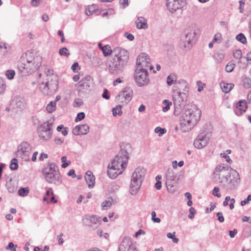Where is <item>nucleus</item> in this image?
<instances>
[{
  "label": "nucleus",
  "instance_id": "nucleus-1",
  "mask_svg": "<svg viewBox=\"0 0 251 251\" xmlns=\"http://www.w3.org/2000/svg\"><path fill=\"white\" fill-rule=\"evenodd\" d=\"M213 178L224 188L229 190L236 187L240 182L238 173L225 164H221L216 167L213 172Z\"/></svg>",
  "mask_w": 251,
  "mask_h": 251
},
{
  "label": "nucleus",
  "instance_id": "nucleus-2",
  "mask_svg": "<svg viewBox=\"0 0 251 251\" xmlns=\"http://www.w3.org/2000/svg\"><path fill=\"white\" fill-rule=\"evenodd\" d=\"M128 59V53L126 50L119 47L114 48L113 56L107 63L109 72L113 75L121 74L123 71Z\"/></svg>",
  "mask_w": 251,
  "mask_h": 251
},
{
  "label": "nucleus",
  "instance_id": "nucleus-3",
  "mask_svg": "<svg viewBox=\"0 0 251 251\" xmlns=\"http://www.w3.org/2000/svg\"><path fill=\"white\" fill-rule=\"evenodd\" d=\"M41 56L32 52H27L21 58V64L19 70L24 74H31L35 72L41 65Z\"/></svg>",
  "mask_w": 251,
  "mask_h": 251
},
{
  "label": "nucleus",
  "instance_id": "nucleus-4",
  "mask_svg": "<svg viewBox=\"0 0 251 251\" xmlns=\"http://www.w3.org/2000/svg\"><path fill=\"white\" fill-rule=\"evenodd\" d=\"M201 116V111L199 109L186 110L180 117V128L182 132H186L191 130L197 124Z\"/></svg>",
  "mask_w": 251,
  "mask_h": 251
},
{
  "label": "nucleus",
  "instance_id": "nucleus-5",
  "mask_svg": "<svg viewBox=\"0 0 251 251\" xmlns=\"http://www.w3.org/2000/svg\"><path fill=\"white\" fill-rule=\"evenodd\" d=\"M57 76L53 74L52 71L49 70L46 75V80L39 82V88L44 95H51L58 89Z\"/></svg>",
  "mask_w": 251,
  "mask_h": 251
},
{
  "label": "nucleus",
  "instance_id": "nucleus-6",
  "mask_svg": "<svg viewBox=\"0 0 251 251\" xmlns=\"http://www.w3.org/2000/svg\"><path fill=\"white\" fill-rule=\"evenodd\" d=\"M145 175L144 168L139 167L135 169L132 174L130 185V192L132 195L137 194L142 184Z\"/></svg>",
  "mask_w": 251,
  "mask_h": 251
},
{
  "label": "nucleus",
  "instance_id": "nucleus-7",
  "mask_svg": "<svg viewBox=\"0 0 251 251\" xmlns=\"http://www.w3.org/2000/svg\"><path fill=\"white\" fill-rule=\"evenodd\" d=\"M197 34V29L196 28L190 27L187 29L179 43L180 48L185 50H190Z\"/></svg>",
  "mask_w": 251,
  "mask_h": 251
},
{
  "label": "nucleus",
  "instance_id": "nucleus-8",
  "mask_svg": "<svg viewBox=\"0 0 251 251\" xmlns=\"http://www.w3.org/2000/svg\"><path fill=\"white\" fill-rule=\"evenodd\" d=\"M128 160V154L124 149L121 150L120 151L111 161L110 166L115 167L122 172L126 167Z\"/></svg>",
  "mask_w": 251,
  "mask_h": 251
},
{
  "label": "nucleus",
  "instance_id": "nucleus-9",
  "mask_svg": "<svg viewBox=\"0 0 251 251\" xmlns=\"http://www.w3.org/2000/svg\"><path fill=\"white\" fill-rule=\"evenodd\" d=\"M32 148L26 142H22L18 147L16 152L17 157L21 158L24 161H28L31 152Z\"/></svg>",
  "mask_w": 251,
  "mask_h": 251
},
{
  "label": "nucleus",
  "instance_id": "nucleus-10",
  "mask_svg": "<svg viewBox=\"0 0 251 251\" xmlns=\"http://www.w3.org/2000/svg\"><path fill=\"white\" fill-rule=\"evenodd\" d=\"M52 125V123L47 121L38 126V133L41 139L47 141L51 138Z\"/></svg>",
  "mask_w": 251,
  "mask_h": 251
},
{
  "label": "nucleus",
  "instance_id": "nucleus-11",
  "mask_svg": "<svg viewBox=\"0 0 251 251\" xmlns=\"http://www.w3.org/2000/svg\"><path fill=\"white\" fill-rule=\"evenodd\" d=\"M150 61L151 59L147 54L141 53L137 59L136 69L138 70L145 71V72H147L148 69L151 70H152L153 66L151 64Z\"/></svg>",
  "mask_w": 251,
  "mask_h": 251
},
{
  "label": "nucleus",
  "instance_id": "nucleus-12",
  "mask_svg": "<svg viewBox=\"0 0 251 251\" xmlns=\"http://www.w3.org/2000/svg\"><path fill=\"white\" fill-rule=\"evenodd\" d=\"M211 134L207 131H202L201 132L195 139L194 145L195 148L198 149H201L205 147L208 144Z\"/></svg>",
  "mask_w": 251,
  "mask_h": 251
},
{
  "label": "nucleus",
  "instance_id": "nucleus-13",
  "mask_svg": "<svg viewBox=\"0 0 251 251\" xmlns=\"http://www.w3.org/2000/svg\"><path fill=\"white\" fill-rule=\"evenodd\" d=\"M134 79L136 84L139 87L147 85L149 82V78L147 72L138 70L136 69L134 75Z\"/></svg>",
  "mask_w": 251,
  "mask_h": 251
},
{
  "label": "nucleus",
  "instance_id": "nucleus-14",
  "mask_svg": "<svg viewBox=\"0 0 251 251\" xmlns=\"http://www.w3.org/2000/svg\"><path fill=\"white\" fill-rule=\"evenodd\" d=\"M83 222L87 226L94 230L100 224V218L96 215H86Z\"/></svg>",
  "mask_w": 251,
  "mask_h": 251
},
{
  "label": "nucleus",
  "instance_id": "nucleus-15",
  "mask_svg": "<svg viewBox=\"0 0 251 251\" xmlns=\"http://www.w3.org/2000/svg\"><path fill=\"white\" fill-rule=\"evenodd\" d=\"M133 91L129 87H126L116 97V100L124 104H127L132 99Z\"/></svg>",
  "mask_w": 251,
  "mask_h": 251
},
{
  "label": "nucleus",
  "instance_id": "nucleus-16",
  "mask_svg": "<svg viewBox=\"0 0 251 251\" xmlns=\"http://www.w3.org/2000/svg\"><path fill=\"white\" fill-rule=\"evenodd\" d=\"M118 251H136L131 238L127 237H124L119 246Z\"/></svg>",
  "mask_w": 251,
  "mask_h": 251
},
{
  "label": "nucleus",
  "instance_id": "nucleus-17",
  "mask_svg": "<svg viewBox=\"0 0 251 251\" xmlns=\"http://www.w3.org/2000/svg\"><path fill=\"white\" fill-rule=\"evenodd\" d=\"M184 4V0H166L167 9L172 13L182 7Z\"/></svg>",
  "mask_w": 251,
  "mask_h": 251
},
{
  "label": "nucleus",
  "instance_id": "nucleus-18",
  "mask_svg": "<svg viewBox=\"0 0 251 251\" xmlns=\"http://www.w3.org/2000/svg\"><path fill=\"white\" fill-rule=\"evenodd\" d=\"M45 178L49 183H53L56 185H60L62 182L59 170L57 171H54V173H50V175H47Z\"/></svg>",
  "mask_w": 251,
  "mask_h": 251
},
{
  "label": "nucleus",
  "instance_id": "nucleus-19",
  "mask_svg": "<svg viewBox=\"0 0 251 251\" xmlns=\"http://www.w3.org/2000/svg\"><path fill=\"white\" fill-rule=\"evenodd\" d=\"M93 84V79L90 75H86L82 78L78 84L79 91L85 92L88 90Z\"/></svg>",
  "mask_w": 251,
  "mask_h": 251
},
{
  "label": "nucleus",
  "instance_id": "nucleus-20",
  "mask_svg": "<svg viewBox=\"0 0 251 251\" xmlns=\"http://www.w3.org/2000/svg\"><path fill=\"white\" fill-rule=\"evenodd\" d=\"M166 185L168 189L169 187H173L174 185L176 183L175 180L176 176L175 175L174 172L173 170L171 169H168L166 173Z\"/></svg>",
  "mask_w": 251,
  "mask_h": 251
},
{
  "label": "nucleus",
  "instance_id": "nucleus-21",
  "mask_svg": "<svg viewBox=\"0 0 251 251\" xmlns=\"http://www.w3.org/2000/svg\"><path fill=\"white\" fill-rule=\"evenodd\" d=\"M89 131V126L88 125H81L76 126L73 129V133L75 135H85L88 133Z\"/></svg>",
  "mask_w": 251,
  "mask_h": 251
},
{
  "label": "nucleus",
  "instance_id": "nucleus-22",
  "mask_svg": "<svg viewBox=\"0 0 251 251\" xmlns=\"http://www.w3.org/2000/svg\"><path fill=\"white\" fill-rule=\"evenodd\" d=\"M58 170V167L54 163H49L43 170V174L45 177L47 176V175H50V173H54V171H57Z\"/></svg>",
  "mask_w": 251,
  "mask_h": 251
},
{
  "label": "nucleus",
  "instance_id": "nucleus-23",
  "mask_svg": "<svg viewBox=\"0 0 251 251\" xmlns=\"http://www.w3.org/2000/svg\"><path fill=\"white\" fill-rule=\"evenodd\" d=\"M178 83L179 84V89L183 90V92L181 93L180 91L177 92L178 96L181 97V95L183 94L186 96L187 93L189 91V87L188 86L187 82L183 79L179 80Z\"/></svg>",
  "mask_w": 251,
  "mask_h": 251
},
{
  "label": "nucleus",
  "instance_id": "nucleus-24",
  "mask_svg": "<svg viewBox=\"0 0 251 251\" xmlns=\"http://www.w3.org/2000/svg\"><path fill=\"white\" fill-rule=\"evenodd\" d=\"M43 200L47 201V203L52 202L56 203L57 200H55L53 195V191L51 188H49L46 193V195L44 197Z\"/></svg>",
  "mask_w": 251,
  "mask_h": 251
},
{
  "label": "nucleus",
  "instance_id": "nucleus-25",
  "mask_svg": "<svg viewBox=\"0 0 251 251\" xmlns=\"http://www.w3.org/2000/svg\"><path fill=\"white\" fill-rule=\"evenodd\" d=\"M122 173L123 172L120 171V170H119L115 167L110 166V164H108L107 167V175L109 177L111 178H115Z\"/></svg>",
  "mask_w": 251,
  "mask_h": 251
},
{
  "label": "nucleus",
  "instance_id": "nucleus-26",
  "mask_svg": "<svg viewBox=\"0 0 251 251\" xmlns=\"http://www.w3.org/2000/svg\"><path fill=\"white\" fill-rule=\"evenodd\" d=\"M85 179L89 188L94 187L95 184V177L91 171H87L85 176Z\"/></svg>",
  "mask_w": 251,
  "mask_h": 251
},
{
  "label": "nucleus",
  "instance_id": "nucleus-27",
  "mask_svg": "<svg viewBox=\"0 0 251 251\" xmlns=\"http://www.w3.org/2000/svg\"><path fill=\"white\" fill-rule=\"evenodd\" d=\"M136 24V27L138 29H147L148 27L146 19L142 17L137 18Z\"/></svg>",
  "mask_w": 251,
  "mask_h": 251
},
{
  "label": "nucleus",
  "instance_id": "nucleus-28",
  "mask_svg": "<svg viewBox=\"0 0 251 251\" xmlns=\"http://www.w3.org/2000/svg\"><path fill=\"white\" fill-rule=\"evenodd\" d=\"M220 86L223 92L228 93L232 89L234 85L233 83H227L223 82L220 84Z\"/></svg>",
  "mask_w": 251,
  "mask_h": 251
},
{
  "label": "nucleus",
  "instance_id": "nucleus-29",
  "mask_svg": "<svg viewBox=\"0 0 251 251\" xmlns=\"http://www.w3.org/2000/svg\"><path fill=\"white\" fill-rule=\"evenodd\" d=\"M101 50L104 56H107L110 54H112V57L113 56L114 49L112 50L109 45L101 47Z\"/></svg>",
  "mask_w": 251,
  "mask_h": 251
},
{
  "label": "nucleus",
  "instance_id": "nucleus-30",
  "mask_svg": "<svg viewBox=\"0 0 251 251\" xmlns=\"http://www.w3.org/2000/svg\"><path fill=\"white\" fill-rule=\"evenodd\" d=\"M236 108L238 109L241 113L245 112L247 108L246 101L245 100H240L236 104Z\"/></svg>",
  "mask_w": 251,
  "mask_h": 251
},
{
  "label": "nucleus",
  "instance_id": "nucleus-31",
  "mask_svg": "<svg viewBox=\"0 0 251 251\" xmlns=\"http://www.w3.org/2000/svg\"><path fill=\"white\" fill-rule=\"evenodd\" d=\"M177 77L176 74H171L167 77V83L168 85L171 86L176 81Z\"/></svg>",
  "mask_w": 251,
  "mask_h": 251
},
{
  "label": "nucleus",
  "instance_id": "nucleus-32",
  "mask_svg": "<svg viewBox=\"0 0 251 251\" xmlns=\"http://www.w3.org/2000/svg\"><path fill=\"white\" fill-rule=\"evenodd\" d=\"M56 107V102L55 101H50L47 106L46 109L49 113L54 111Z\"/></svg>",
  "mask_w": 251,
  "mask_h": 251
},
{
  "label": "nucleus",
  "instance_id": "nucleus-33",
  "mask_svg": "<svg viewBox=\"0 0 251 251\" xmlns=\"http://www.w3.org/2000/svg\"><path fill=\"white\" fill-rule=\"evenodd\" d=\"M113 199L112 198L108 199V200L104 201L102 203H101V206L102 208V209L106 210L108 208L110 207L113 202Z\"/></svg>",
  "mask_w": 251,
  "mask_h": 251
},
{
  "label": "nucleus",
  "instance_id": "nucleus-34",
  "mask_svg": "<svg viewBox=\"0 0 251 251\" xmlns=\"http://www.w3.org/2000/svg\"><path fill=\"white\" fill-rule=\"evenodd\" d=\"M29 189L28 187L21 188L19 189L18 193L22 197L26 196L29 193Z\"/></svg>",
  "mask_w": 251,
  "mask_h": 251
},
{
  "label": "nucleus",
  "instance_id": "nucleus-35",
  "mask_svg": "<svg viewBox=\"0 0 251 251\" xmlns=\"http://www.w3.org/2000/svg\"><path fill=\"white\" fill-rule=\"evenodd\" d=\"M122 105H119L116 106V107H114L112 109L113 115L114 116L119 115L121 116L122 114V111L121 110V108Z\"/></svg>",
  "mask_w": 251,
  "mask_h": 251
},
{
  "label": "nucleus",
  "instance_id": "nucleus-36",
  "mask_svg": "<svg viewBox=\"0 0 251 251\" xmlns=\"http://www.w3.org/2000/svg\"><path fill=\"white\" fill-rule=\"evenodd\" d=\"M7 46L4 43H0V54L3 55L7 52Z\"/></svg>",
  "mask_w": 251,
  "mask_h": 251
},
{
  "label": "nucleus",
  "instance_id": "nucleus-37",
  "mask_svg": "<svg viewBox=\"0 0 251 251\" xmlns=\"http://www.w3.org/2000/svg\"><path fill=\"white\" fill-rule=\"evenodd\" d=\"M18 168V160L16 158H13L11 161L10 168L12 170H16Z\"/></svg>",
  "mask_w": 251,
  "mask_h": 251
},
{
  "label": "nucleus",
  "instance_id": "nucleus-38",
  "mask_svg": "<svg viewBox=\"0 0 251 251\" xmlns=\"http://www.w3.org/2000/svg\"><path fill=\"white\" fill-rule=\"evenodd\" d=\"M236 39L243 44H246L247 42L246 38L243 33L238 34L236 37Z\"/></svg>",
  "mask_w": 251,
  "mask_h": 251
},
{
  "label": "nucleus",
  "instance_id": "nucleus-39",
  "mask_svg": "<svg viewBox=\"0 0 251 251\" xmlns=\"http://www.w3.org/2000/svg\"><path fill=\"white\" fill-rule=\"evenodd\" d=\"M59 54L60 55L68 57L70 55V52L67 48H62L59 50Z\"/></svg>",
  "mask_w": 251,
  "mask_h": 251
},
{
  "label": "nucleus",
  "instance_id": "nucleus-40",
  "mask_svg": "<svg viewBox=\"0 0 251 251\" xmlns=\"http://www.w3.org/2000/svg\"><path fill=\"white\" fill-rule=\"evenodd\" d=\"M163 103L166 105L163 107L162 111L164 112H167L170 109V106L172 104V102L168 100H165L163 101Z\"/></svg>",
  "mask_w": 251,
  "mask_h": 251
},
{
  "label": "nucleus",
  "instance_id": "nucleus-41",
  "mask_svg": "<svg viewBox=\"0 0 251 251\" xmlns=\"http://www.w3.org/2000/svg\"><path fill=\"white\" fill-rule=\"evenodd\" d=\"M243 86L246 88H249L251 87V80L248 77L245 78L243 80Z\"/></svg>",
  "mask_w": 251,
  "mask_h": 251
},
{
  "label": "nucleus",
  "instance_id": "nucleus-42",
  "mask_svg": "<svg viewBox=\"0 0 251 251\" xmlns=\"http://www.w3.org/2000/svg\"><path fill=\"white\" fill-rule=\"evenodd\" d=\"M235 68V64L232 62L228 63L226 67V71L227 73L231 72Z\"/></svg>",
  "mask_w": 251,
  "mask_h": 251
},
{
  "label": "nucleus",
  "instance_id": "nucleus-43",
  "mask_svg": "<svg viewBox=\"0 0 251 251\" xmlns=\"http://www.w3.org/2000/svg\"><path fill=\"white\" fill-rule=\"evenodd\" d=\"M96 11V7L94 5L89 6L88 8L86 9L85 13L87 15H92Z\"/></svg>",
  "mask_w": 251,
  "mask_h": 251
},
{
  "label": "nucleus",
  "instance_id": "nucleus-44",
  "mask_svg": "<svg viewBox=\"0 0 251 251\" xmlns=\"http://www.w3.org/2000/svg\"><path fill=\"white\" fill-rule=\"evenodd\" d=\"M222 40V35L220 33H217L215 34L212 40L213 42H221Z\"/></svg>",
  "mask_w": 251,
  "mask_h": 251
},
{
  "label": "nucleus",
  "instance_id": "nucleus-45",
  "mask_svg": "<svg viewBox=\"0 0 251 251\" xmlns=\"http://www.w3.org/2000/svg\"><path fill=\"white\" fill-rule=\"evenodd\" d=\"M212 195L217 198L221 197V194L220 192V189L218 187H215L212 191Z\"/></svg>",
  "mask_w": 251,
  "mask_h": 251
},
{
  "label": "nucleus",
  "instance_id": "nucleus-46",
  "mask_svg": "<svg viewBox=\"0 0 251 251\" xmlns=\"http://www.w3.org/2000/svg\"><path fill=\"white\" fill-rule=\"evenodd\" d=\"M15 75V72L13 70H8L6 73V75L7 77L9 79H13Z\"/></svg>",
  "mask_w": 251,
  "mask_h": 251
},
{
  "label": "nucleus",
  "instance_id": "nucleus-47",
  "mask_svg": "<svg viewBox=\"0 0 251 251\" xmlns=\"http://www.w3.org/2000/svg\"><path fill=\"white\" fill-rule=\"evenodd\" d=\"M154 132L156 133H158L159 136H161L165 133L166 130H165V129L162 128L158 126L155 128Z\"/></svg>",
  "mask_w": 251,
  "mask_h": 251
},
{
  "label": "nucleus",
  "instance_id": "nucleus-48",
  "mask_svg": "<svg viewBox=\"0 0 251 251\" xmlns=\"http://www.w3.org/2000/svg\"><path fill=\"white\" fill-rule=\"evenodd\" d=\"M151 220L154 223H159L161 222V220L160 218L156 217V212L155 211L151 212Z\"/></svg>",
  "mask_w": 251,
  "mask_h": 251
},
{
  "label": "nucleus",
  "instance_id": "nucleus-49",
  "mask_svg": "<svg viewBox=\"0 0 251 251\" xmlns=\"http://www.w3.org/2000/svg\"><path fill=\"white\" fill-rule=\"evenodd\" d=\"M151 220L154 223H159L161 222V220L160 218L156 217V212L155 211L151 212Z\"/></svg>",
  "mask_w": 251,
  "mask_h": 251
},
{
  "label": "nucleus",
  "instance_id": "nucleus-50",
  "mask_svg": "<svg viewBox=\"0 0 251 251\" xmlns=\"http://www.w3.org/2000/svg\"><path fill=\"white\" fill-rule=\"evenodd\" d=\"M220 155L222 157L226 159V161L229 164H231L232 162V160L230 159V157L227 154L226 152H223L220 154Z\"/></svg>",
  "mask_w": 251,
  "mask_h": 251
},
{
  "label": "nucleus",
  "instance_id": "nucleus-51",
  "mask_svg": "<svg viewBox=\"0 0 251 251\" xmlns=\"http://www.w3.org/2000/svg\"><path fill=\"white\" fill-rule=\"evenodd\" d=\"M85 113L84 112L78 113L76 117L75 118V121L76 122H77L84 119L85 118Z\"/></svg>",
  "mask_w": 251,
  "mask_h": 251
},
{
  "label": "nucleus",
  "instance_id": "nucleus-52",
  "mask_svg": "<svg viewBox=\"0 0 251 251\" xmlns=\"http://www.w3.org/2000/svg\"><path fill=\"white\" fill-rule=\"evenodd\" d=\"M233 56L236 59H240L242 56V51L240 50H237L233 52Z\"/></svg>",
  "mask_w": 251,
  "mask_h": 251
},
{
  "label": "nucleus",
  "instance_id": "nucleus-53",
  "mask_svg": "<svg viewBox=\"0 0 251 251\" xmlns=\"http://www.w3.org/2000/svg\"><path fill=\"white\" fill-rule=\"evenodd\" d=\"M251 201V195H249L247 198L243 201H241L240 204L241 206H244Z\"/></svg>",
  "mask_w": 251,
  "mask_h": 251
},
{
  "label": "nucleus",
  "instance_id": "nucleus-54",
  "mask_svg": "<svg viewBox=\"0 0 251 251\" xmlns=\"http://www.w3.org/2000/svg\"><path fill=\"white\" fill-rule=\"evenodd\" d=\"M71 69L75 73L77 72L78 70H79V64L77 62H75L72 66Z\"/></svg>",
  "mask_w": 251,
  "mask_h": 251
},
{
  "label": "nucleus",
  "instance_id": "nucleus-55",
  "mask_svg": "<svg viewBox=\"0 0 251 251\" xmlns=\"http://www.w3.org/2000/svg\"><path fill=\"white\" fill-rule=\"evenodd\" d=\"M5 87L6 85L4 81L0 79V95L4 91Z\"/></svg>",
  "mask_w": 251,
  "mask_h": 251
},
{
  "label": "nucleus",
  "instance_id": "nucleus-56",
  "mask_svg": "<svg viewBox=\"0 0 251 251\" xmlns=\"http://www.w3.org/2000/svg\"><path fill=\"white\" fill-rule=\"evenodd\" d=\"M190 213L188 215L189 218L192 219L194 217L195 214L196 213V210L194 208L191 207L189 209Z\"/></svg>",
  "mask_w": 251,
  "mask_h": 251
},
{
  "label": "nucleus",
  "instance_id": "nucleus-57",
  "mask_svg": "<svg viewBox=\"0 0 251 251\" xmlns=\"http://www.w3.org/2000/svg\"><path fill=\"white\" fill-rule=\"evenodd\" d=\"M216 216L218 218V221L220 223H223L224 222L225 219H224V217H223V214L221 212H218L216 214Z\"/></svg>",
  "mask_w": 251,
  "mask_h": 251
},
{
  "label": "nucleus",
  "instance_id": "nucleus-58",
  "mask_svg": "<svg viewBox=\"0 0 251 251\" xmlns=\"http://www.w3.org/2000/svg\"><path fill=\"white\" fill-rule=\"evenodd\" d=\"M102 97L106 100H109L110 98V96L109 95V92L108 91L105 89H104L103 93L102 95Z\"/></svg>",
  "mask_w": 251,
  "mask_h": 251
},
{
  "label": "nucleus",
  "instance_id": "nucleus-59",
  "mask_svg": "<svg viewBox=\"0 0 251 251\" xmlns=\"http://www.w3.org/2000/svg\"><path fill=\"white\" fill-rule=\"evenodd\" d=\"M125 36L130 41H133L134 39L133 35L128 32H126L125 33Z\"/></svg>",
  "mask_w": 251,
  "mask_h": 251
},
{
  "label": "nucleus",
  "instance_id": "nucleus-60",
  "mask_svg": "<svg viewBox=\"0 0 251 251\" xmlns=\"http://www.w3.org/2000/svg\"><path fill=\"white\" fill-rule=\"evenodd\" d=\"M41 0H32L31 1V4L33 6H37L40 3Z\"/></svg>",
  "mask_w": 251,
  "mask_h": 251
},
{
  "label": "nucleus",
  "instance_id": "nucleus-61",
  "mask_svg": "<svg viewBox=\"0 0 251 251\" xmlns=\"http://www.w3.org/2000/svg\"><path fill=\"white\" fill-rule=\"evenodd\" d=\"M240 6L239 7L240 12L242 13L244 11V7L243 6L245 5V2L243 1L242 0L239 1Z\"/></svg>",
  "mask_w": 251,
  "mask_h": 251
},
{
  "label": "nucleus",
  "instance_id": "nucleus-62",
  "mask_svg": "<svg viewBox=\"0 0 251 251\" xmlns=\"http://www.w3.org/2000/svg\"><path fill=\"white\" fill-rule=\"evenodd\" d=\"M154 187L157 190H160L162 187L161 182L160 180H157L156 183L155 184Z\"/></svg>",
  "mask_w": 251,
  "mask_h": 251
},
{
  "label": "nucleus",
  "instance_id": "nucleus-63",
  "mask_svg": "<svg viewBox=\"0 0 251 251\" xmlns=\"http://www.w3.org/2000/svg\"><path fill=\"white\" fill-rule=\"evenodd\" d=\"M119 3L123 7H125L128 5V0H120Z\"/></svg>",
  "mask_w": 251,
  "mask_h": 251
},
{
  "label": "nucleus",
  "instance_id": "nucleus-64",
  "mask_svg": "<svg viewBox=\"0 0 251 251\" xmlns=\"http://www.w3.org/2000/svg\"><path fill=\"white\" fill-rule=\"evenodd\" d=\"M230 201V203H229V208L232 210L234 208V204L235 202V200L234 199H231L230 198V200H229Z\"/></svg>",
  "mask_w": 251,
  "mask_h": 251
}]
</instances>
